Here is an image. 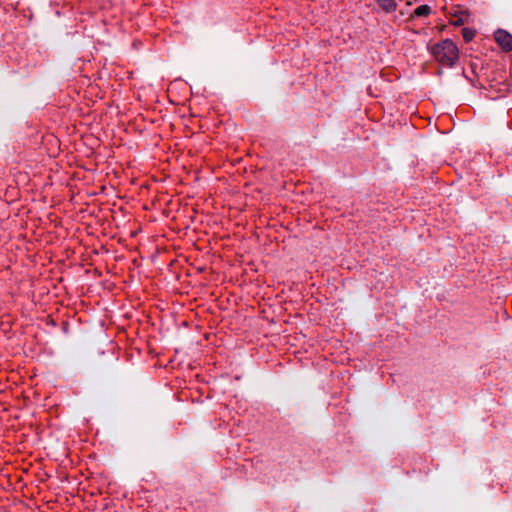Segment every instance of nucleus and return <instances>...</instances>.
<instances>
[{"mask_svg":"<svg viewBox=\"0 0 512 512\" xmlns=\"http://www.w3.org/2000/svg\"><path fill=\"white\" fill-rule=\"evenodd\" d=\"M428 50L438 63L450 69L455 67L460 57L457 45L449 38L428 46Z\"/></svg>","mask_w":512,"mask_h":512,"instance_id":"obj_1","label":"nucleus"},{"mask_svg":"<svg viewBox=\"0 0 512 512\" xmlns=\"http://www.w3.org/2000/svg\"><path fill=\"white\" fill-rule=\"evenodd\" d=\"M496 42L506 52L512 51V34L503 29H498L494 34Z\"/></svg>","mask_w":512,"mask_h":512,"instance_id":"obj_2","label":"nucleus"},{"mask_svg":"<svg viewBox=\"0 0 512 512\" xmlns=\"http://www.w3.org/2000/svg\"><path fill=\"white\" fill-rule=\"evenodd\" d=\"M377 4L386 12H393L396 10L395 0H376Z\"/></svg>","mask_w":512,"mask_h":512,"instance_id":"obj_3","label":"nucleus"},{"mask_svg":"<svg viewBox=\"0 0 512 512\" xmlns=\"http://www.w3.org/2000/svg\"><path fill=\"white\" fill-rule=\"evenodd\" d=\"M431 13V7L429 5H421L419 7H417L414 12H413V15L414 16H417V17H425V16H428L429 14Z\"/></svg>","mask_w":512,"mask_h":512,"instance_id":"obj_4","label":"nucleus"},{"mask_svg":"<svg viewBox=\"0 0 512 512\" xmlns=\"http://www.w3.org/2000/svg\"><path fill=\"white\" fill-rule=\"evenodd\" d=\"M468 13L460 11L459 14L455 15V20L452 21V25L461 26L467 21Z\"/></svg>","mask_w":512,"mask_h":512,"instance_id":"obj_5","label":"nucleus"},{"mask_svg":"<svg viewBox=\"0 0 512 512\" xmlns=\"http://www.w3.org/2000/svg\"><path fill=\"white\" fill-rule=\"evenodd\" d=\"M475 34H476V31L474 29L467 28V27L462 29L463 39L467 43L474 39Z\"/></svg>","mask_w":512,"mask_h":512,"instance_id":"obj_6","label":"nucleus"}]
</instances>
